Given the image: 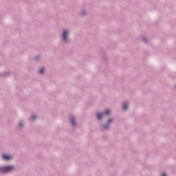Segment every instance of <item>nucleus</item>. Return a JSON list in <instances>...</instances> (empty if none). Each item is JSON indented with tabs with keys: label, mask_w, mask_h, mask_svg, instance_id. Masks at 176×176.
<instances>
[{
	"label": "nucleus",
	"mask_w": 176,
	"mask_h": 176,
	"mask_svg": "<svg viewBox=\"0 0 176 176\" xmlns=\"http://www.w3.org/2000/svg\"><path fill=\"white\" fill-rule=\"evenodd\" d=\"M12 170H14V166H4L0 168L1 173H9V171H12Z\"/></svg>",
	"instance_id": "1"
},
{
	"label": "nucleus",
	"mask_w": 176,
	"mask_h": 176,
	"mask_svg": "<svg viewBox=\"0 0 176 176\" xmlns=\"http://www.w3.org/2000/svg\"><path fill=\"white\" fill-rule=\"evenodd\" d=\"M67 36H68V32L67 30H65L63 33V39L65 41V42H67Z\"/></svg>",
	"instance_id": "2"
},
{
	"label": "nucleus",
	"mask_w": 176,
	"mask_h": 176,
	"mask_svg": "<svg viewBox=\"0 0 176 176\" xmlns=\"http://www.w3.org/2000/svg\"><path fill=\"white\" fill-rule=\"evenodd\" d=\"M13 157H12V155H4L2 156V158L4 160H10V159H12Z\"/></svg>",
	"instance_id": "3"
},
{
	"label": "nucleus",
	"mask_w": 176,
	"mask_h": 176,
	"mask_svg": "<svg viewBox=\"0 0 176 176\" xmlns=\"http://www.w3.org/2000/svg\"><path fill=\"white\" fill-rule=\"evenodd\" d=\"M103 116H104V113H98L97 118L100 120V119H102Z\"/></svg>",
	"instance_id": "4"
},
{
	"label": "nucleus",
	"mask_w": 176,
	"mask_h": 176,
	"mask_svg": "<svg viewBox=\"0 0 176 176\" xmlns=\"http://www.w3.org/2000/svg\"><path fill=\"white\" fill-rule=\"evenodd\" d=\"M128 107H129V104H127V103L123 104V109L124 110L127 109Z\"/></svg>",
	"instance_id": "5"
},
{
	"label": "nucleus",
	"mask_w": 176,
	"mask_h": 176,
	"mask_svg": "<svg viewBox=\"0 0 176 176\" xmlns=\"http://www.w3.org/2000/svg\"><path fill=\"white\" fill-rule=\"evenodd\" d=\"M70 120H71V122H72V124L73 125V126H75V120L74 119V118H70Z\"/></svg>",
	"instance_id": "6"
},
{
	"label": "nucleus",
	"mask_w": 176,
	"mask_h": 176,
	"mask_svg": "<svg viewBox=\"0 0 176 176\" xmlns=\"http://www.w3.org/2000/svg\"><path fill=\"white\" fill-rule=\"evenodd\" d=\"M45 72V68H41L40 69V74H43Z\"/></svg>",
	"instance_id": "7"
},
{
	"label": "nucleus",
	"mask_w": 176,
	"mask_h": 176,
	"mask_svg": "<svg viewBox=\"0 0 176 176\" xmlns=\"http://www.w3.org/2000/svg\"><path fill=\"white\" fill-rule=\"evenodd\" d=\"M109 113H111V110H107L105 111V115H109Z\"/></svg>",
	"instance_id": "8"
},
{
	"label": "nucleus",
	"mask_w": 176,
	"mask_h": 176,
	"mask_svg": "<svg viewBox=\"0 0 176 176\" xmlns=\"http://www.w3.org/2000/svg\"><path fill=\"white\" fill-rule=\"evenodd\" d=\"M32 119H33V120H35V119H36V116H32Z\"/></svg>",
	"instance_id": "9"
},
{
	"label": "nucleus",
	"mask_w": 176,
	"mask_h": 176,
	"mask_svg": "<svg viewBox=\"0 0 176 176\" xmlns=\"http://www.w3.org/2000/svg\"><path fill=\"white\" fill-rule=\"evenodd\" d=\"M108 127H109V125H106L104 126V129H108Z\"/></svg>",
	"instance_id": "10"
},
{
	"label": "nucleus",
	"mask_w": 176,
	"mask_h": 176,
	"mask_svg": "<svg viewBox=\"0 0 176 176\" xmlns=\"http://www.w3.org/2000/svg\"><path fill=\"white\" fill-rule=\"evenodd\" d=\"M112 122V120H109L108 123H111Z\"/></svg>",
	"instance_id": "11"
},
{
	"label": "nucleus",
	"mask_w": 176,
	"mask_h": 176,
	"mask_svg": "<svg viewBox=\"0 0 176 176\" xmlns=\"http://www.w3.org/2000/svg\"><path fill=\"white\" fill-rule=\"evenodd\" d=\"M19 126H20V127H23V124H22V123H20V124H19Z\"/></svg>",
	"instance_id": "12"
},
{
	"label": "nucleus",
	"mask_w": 176,
	"mask_h": 176,
	"mask_svg": "<svg viewBox=\"0 0 176 176\" xmlns=\"http://www.w3.org/2000/svg\"><path fill=\"white\" fill-rule=\"evenodd\" d=\"M144 42H146V38H144Z\"/></svg>",
	"instance_id": "13"
},
{
	"label": "nucleus",
	"mask_w": 176,
	"mask_h": 176,
	"mask_svg": "<svg viewBox=\"0 0 176 176\" xmlns=\"http://www.w3.org/2000/svg\"><path fill=\"white\" fill-rule=\"evenodd\" d=\"M162 176H166V174L163 173Z\"/></svg>",
	"instance_id": "14"
}]
</instances>
